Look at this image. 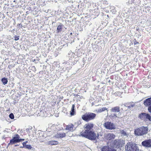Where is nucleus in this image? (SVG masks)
<instances>
[{
  "label": "nucleus",
  "instance_id": "obj_1",
  "mask_svg": "<svg viewBox=\"0 0 151 151\" xmlns=\"http://www.w3.org/2000/svg\"><path fill=\"white\" fill-rule=\"evenodd\" d=\"M79 136L85 137L91 140H96L99 139V133L97 134L93 131H90L84 134H80Z\"/></svg>",
  "mask_w": 151,
  "mask_h": 151
},
{
  "label": "nucleus",
  "instance_id": "obj_2",
  "mask_svg": "<svg viewBox=\"0 0 151 151\" xmlns=\"http://www.w3.org/2000/svg\"><path fill=\"white\" fill-rule=\"evenodd\" d=\"M148 130L147 127L142 126L135 129L134 134L137 136H143L147 133Z\"/></svg>",
  "mask_w": 151,
  "mask_h": 151
},
{
  "label": "nucleus",
  "instance_id": "obj_3",
  "mask_svg": "<svg viewBox=\"0 0 151 151\" xmlns=\"http://www.w3.org/2000/svg\"><path fill=\"white\" fill-rule=\"evenodd\" d=\"M96 115V114L93 113L86 112L82 116V118L83 120L87 122L93 119Z\"/></svg>",
  "mask_w": 151,
  "mask_h": 151
},
{
  "label": "nucleus",
  "instance_id": "obj_4",
  "mask_svg": "<svg viewBox=\"0 0 151 151\" xmlns=\"http://www.w3.org/2000/svg\"><path fill=\"white\" fill-rule=\"evenodd\" d=\"M126 151H139V149L136 145L131 142L127 143L125 146Z\"/></svg>",
  "mask_w": 151,
  "mask_h": 151
},
{
  "label": "nucleus",
  "instance_id": "obj_5",
  "mask_svg": "<svg viewBox=\"0 0 151 151\" xmlns=\"http://www.w3.org/2000/svg\"><path fill=\"white\" fill-rule=\"evenodd\" d=\"M24 140V139L20 138V136L18 134H16L14 135V136L13 137L12 139L10 140V143L8 145L11 144L12 145Z\"/></svg>",
  "mask_w": 151,
  "mask_h": 151
},
{
  "label": "nucleus",
  "instance_id": "obj_6",
  "mask_svg": "<svg viewBox=\"0 0 151 151\" xmlns=\"http://www.w3.org/2000/svg\"><path fill=\"white\" fill-rule=\"evenodd\" d=\"M93 126V124L92 123H88L86 124L84 126L85 131L84 132H82L81 134H84L87 132L91 131V130L92 129Z\"/></svg>",
  "mask_w": 151,
  "mask_h": 151
},
{
  "label": "nucleus",
  "instance_id": "obj_7",
  "mask_svg": "<svg viewBox=\"0 0 151 151\" xmlns=\"http://www.w3.org/2000/svg\"><path fill=\"white\" fill-rule=\"evenodd\" d=\"M104 127L107 129H115V124L111 122H107L104 124Z\"/></svg>",
  "mask_w": 151,
  "mask_h": 151
},
{
  "label": "nucleus",
  "instance_id": "obj_8",
  "mask_svg": "<svg viewBox=\"0 0 151 151\" xmlns=\"http://www.w3.org/2000/svg\"><path fill=\"white\" fill-rule=\"evenodd\" d=\"M144 104L146 106H149L148 110L150 112L151 110V98L146 99L144 101Z\"/></svg>",
  "mask_w": 151,
  "mask_h": 151
},
{
  "label": "nucleus",
  "instance_id": "obj_9",
  "mask_svg": "<svg viewBox=\"0 0 151 151\" xmlns=\"http://www.w3.org/2000/svg\"><path fill=\"white\" fill-rule=\"evenodd\" d=\"M142 145L147 147H151V139H148L142 142Z\"/></svg>",
  "mask_w": 151,
  "mask_h": 151
},
{
  "label": "nucleus",
  "instance_id": "obj_10",
  "mask_svg": "<svg viewBox=\"0 0 151 151\" xmlns=\"http://www.w3.org/2000/svg\"><path fill=\"white\" fill-rule=\"evenodd\" d=\"M104 136L106 139L109 140L114 139L115 137V135L112 133L104 134Z\"/></svg>",
  "mask_w": 151,
  "mask_h": 151
},
{
  "label": "nucleus",
  "instance_id": "obj_11",
  "mask_svg": "<svg viewBox=\"0 0 151 151\" xmlns=\"http://www.w3.org/2000/svg\"><path fill=\"white\" fill-rule=\"evenodd\" d=\"M122 141H123V140L121 139L115 140L114 142L113 147H119L120 145H122V143H121V142H122Z\"/></svg>",
  "mask_w": 151,
  "mask_h": 151
},
{
  "label": "nucleus",
  "instance_id": "obj_12",
  "mask_svg": "<svg viewBox=\"0 0 151 151\" xmlns=\"http://www.w3.org/2000/svg\"><path fill=\"white\" fill-rule=\"evenodd\" d=\"M75 129L76 128L74 127V125L72 124L67 125L66 128V129L68 130L69 131L73 132Z\"/></svg>",
  "mask_w": 151,
  "mask_h": 151
},
{
  "label": "nucleus",
  "instance_id": "obj_13",
  "mask_svg": "<svg viewBox=\"0 0 151 151\" xmlns=\"http://www.w3.org/2000/svg\"><path fill=\"white\" fill-rule=\"evenodd\" d=\"M101 151H116L112 148H109L108 146H104L101 149Z\"/></svg>",
  "mask_w": 151,
  "mask_h": 151
},
{
  "label": "nucleus",
  "instance_id": "obj_14",
  "mask_svg": "<svg viewBox=\"0 0 151 151\" xmlns=\"http://www.w3.org/2000/svg\"><path fill=\"white\" fill-rule=\"evenodd\" d=\"M65 136V133H57L55 135V137L57 138H63Z\"/></svg>",
  "mask_w": 151,
  "mask_h": 151
},
{
  "label": "nucleus",
  "instance_id": "obj_15",
  "mask_svg": "<svg viewBox=\"0 0 151 151\" xmlns=\"http://www.w3.org/2000/svg\"><path fill=\"white\" fill-rule=\"evenodd\" d=\"M111 111L115 112H119L120 111L119 108L118 106L114 107L111 109Z\"/></svg>",
  "mask_w": 151,
  "mask_h": 151
},
{
  "label": "nucleus",
  "instance_id": "obj_16",
  "mask_svg": "<svg viewBox=\"0 0 151 151\" xmlns=\"http://www.w3.org/2000/svg\"><path fill=\"white\" fill-rule=\"evenodd\" d=\"M58 142L56 141H48L47 144L48 145H58Z\"/></svg>",
  "mask_w": 151,
  "mask_h": 151
},
{
  "label": "nucleus",
  "instance_id": "obj_17",
  "mask_svg": "<svg viewBox=\"0 0 151 151\" xmlns=\"http://www.w3.org/2000/svg\"><path fill=\"white\" fill-rule=\"evenodd\" d=\"M75 105L74 104H73L72 106L71 110L70 112V114L71 116H73L76 114V112L75 111Z\"/></svg>",
  "mask_w": 151,
  "mask_h": 151
},
{
  "label": "nucleus",
  "instance_id": "obj_18",
  "mask_svg": "<svg viewBox=\"0 0 151 151\" xmlns=\"http://www.w3.org/2000/svg\"><path fill=\"white\" fill-rule=\"evenodd\" d=\"M146 113H142L140 114L139 115V118L142 120H145V116H146Z\"/></svg>",
  "mask_w": 151,
  "mask_h": 151
},
{
  "label": "nucleus",
  "instance_id": "obj_19",
  "mask_svg": "<svg viewBox=\"0 0 151 151\" xmlns=\"http://www.w3.org/2000/svg\"><path fill=\"white\" fill-rule=\"evenodd\" d=\"M74 55L75 54L73 52H70L68 53V56L70 59H72L74 58Z\"/></svg>",
  "mask_w": 151,
  "mask_h": 151
},
{
  "label": "nucleus",
  "instance_id": "obj_20",
  "mask_svg": "<svg viewBox=\"0 0 151 151\" xmlns=\"http://www.w3.org/2000/svg\"><path fill=\"white\" fill-rule=\"evenodd\" d=\"M146 121L149 120L151 121V116H150L148 114H146V116H145V120Z\"/></svg>",
  "mask_w": 151,
  "mask_h": 151
},
{
  "label": "nucleus",
  "instance_id": "obj_21",
  "mask_svg": "<svg viewBox=\"0 0 151 151\" xmlns=\"http://www.w3.org/2000/svg\"><path fill=\"white\" fill-rule=\"evenodd\" d=\"M121 114L120 113H119L118 114H112V116L114 118L116 119L117 118H120V115H121Z\"/></svg>",
  "mask_w": 151,
  "mask_h": 151
},
{
  "label": "nucleus",
  "instance_id": "obj_22",
  "mask_svg": "<svg viewBox=\"0 0 151 151\" xmlns=\"http://www.w3.org/2000/svg\"><path fill=\"white\" fill-rule=\"evenodd\" d=\"M63 28V26L62 25H60L58 26L57 31L58 32H61Z\"/></svg>",
  "mask_w": 151,
  "mask_h": 151
},
{
  "label": "nucleus",
  "instance_id": "obj_23",
  "mask_svg": "<svg viewBox=\"0 0 151 151\" xmlns=\"http://www.w3.org/2000/svg\"><path fill=\"white\" fill-rule=\"evenodd\" d=\"M1 81L4 85H5L7 83L8 80L6 78H4L2 79Z\"/></svg>",
  "mask_w": 151,
  "mask_h": 151
},
{
  "label": "nucleus",
  "instance_id": "obj_24",
  "mask_svg": "<svg viewBox=\"0 0 151 151\" xmlns=\"http://www.w3.org/2000/svg\"><path fill=\"white\" fill-rule=\"evenodd\" d=\"M65 66L66 68H68V69H70L71 68V67L69 63H67L65 64Z\"/></svg>",
  "mask_w": 151,
  "mask_h": 151
},
{
  "label": "nucleus",
  "instance_id": "obj_25",
  "mask_svg": "<svg viewBox=\"0 0 151 151\" xmlns=\"http://www.w3.org/2000/svg\"><path fill=\"white\" fill-rule=\"evenodd\" d=\"M25 148H26L28 149H31L32 148V147L30 145H27L25 146Z\"/></svg>",
  "mask_w": 151,
  "mask_h": 151
},
{
  "label": "nucleus",
  "instance_id": "obj_26",
  "mask_svg": "<svg viewBox=\"0 0 151 151\" xmlns=\"http://www.w3.org/2000/svg\"><path fill=\"white\" fill-rule=\"evenodd\" d=\"M9 117L12 119H13L14 118V116L13 114L11 113L9 115Z\"/></svg>",
  "mask_w": 151,
  "mask_h": 151
},
{
  "label": "nucleus",
  "instance_id": "obj_27",
  "mask_svg": "<svg viewBox=\"0 0 151 151\" xmlns=\"http://www.w3.org/2000/svg\"><path fill=\"white\" fill-rule=\"evenodd\" d=\"M19 36H15L14 37V40H18L19 39Z\"/></svg>",
  "mask_w": 151,
  "mask_h": 151
},
{
  "label": "nucleus",
  "instance_id": "obj_28",
  "mask_svg": "<svg viewBox=\"0 0 151 151\" xmlns=\"http://www.w3.org/2000/svg\"><path fill=\"white\" fill-rule=\"evenodd\" d=\"M107 109L105 107H103L102 108H101V110H102V111L107 110Z\"/></svg>",
  "mask_w": 151,
  "mask_h": 151
},
{
  "label": "nucleus",
  "instance_id": "obj_29",
  "mask_svg": "<svg viewBox=\"0 0 151 151\" xmlns=\"http://www.w3.org/2000/svg\"><path fill=\"white\" fill-rule=\"evenodd\" d=\"M134 44L136 45L137 44H139V42H137L135 40H134Z\"/></svg>",
  "mask_w": 151,
  "mask_h": 151
},
{
  "label": "nucleus",
  "instance_id": "obj_30",
  "mask_svg": "<svg viewBox=\"0 0 151 151\" xmlns=\"http://www.w3.org/2000/svg\"><path fill=\"white\" fill-rule=\"evenodd\" d=\"M25 143V142H23V143H22V145H23V147H25V145H27Z\"/></svg>",
  "mask_w": 151,
  "mask_h": 151
},
{
  "label": "nucleus",
  "instance_id": "obj_31",
  "mask_svg": "<svg viewBox=\"0 0 151 151\" xmlns=\"http://www.w3.org/2000/svg\"><path fill=\"white\" fill-rule=\"evenodd\" d=\"M98 111L99 112H102V110H101V108L99 109H98Z\"/></svg>",
  "mask_w": 151,
  "mask_h": 151
},
{
  "label": "nucleus",
  "instance_id": "obj_32",
  "mask_svg": "<svg viewBox=\"0 0 151 151\" xmlns=\"http://www.w3.org/2000/svg\"><path fill=\"white\" fill-rule=\"evenodd\" d=\"M123 134H124V135H126V133L125 132H124L123 133Z\"/></svg>",
  "mask_w": 151,
  "mask_h": 151
},
{
  "label": "nucleus",
  "instance_id": "obj_33",
  "mask_svg": "<svg viewBox=\"0 0 151 151\" xmlns=\"http://www.w3.org/2000/svg\"><path fill=\"white\" fill-rule=\"evenodd\" d=\"M24 142H25V143L26 144V143H27L28 142H27V141H26Z\"/></svg>",
  "mask_w": 151,
  "mask_h": 151
},
{
  "label": "nucleus",
  "instance_id": "obj_34",
  "mask_svg": "<svg viewBox=\"0 0 151 151\" xmlns=\"http://www.w3.org/2000/svg\"><path fill=\"white\" fill-rule=\"evenodd\" d=\"M18 146V145H15V146Z\"/></svg>",
  "mask_w": 151,
  "mask_h": 151
},
{
  "label": "nucleus",
  "instance_id": "obj_35",
  "mask_svg": "<svg viewBox=\"0 0 151 151\" xmlns=\"http://www.w3.org/2000/svg\"><path fill=\"white\" fill-rule=\"evenodd\" d=\"M150 113H151V110L149 112Z\"/></svg>",
  "mask_w": 151,
  "mask_h": 151
}]
</instances>
